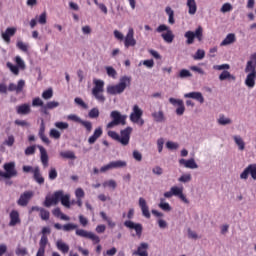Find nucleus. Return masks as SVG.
<instances>
[{
    "mask_svg": "<svg viewBox=\"0 0 256 256\" xmlns=\"http://www.w3.org/2000/svg\"><path fill=\"white\" fill-rule=\"evenodd\" d=\"M70 200H71L70 194H63V190H59L54 192L52 196H46L44 201V207H51V205H57V203L61 201V204L67 209H69L71 208Z\"/></svg>",
    "mask_w": 256,
    "mask_h": 256,
    "instance_id": "obj_1",
    "label": "nucleus"
},
{
    "mask_svg": "<svg viewBox=\"0 0 256 256\" xmlns=\"http://www.w3.org/2000/svg\"><path fill=\"white\" fill-rule=\"evenodd\" d=\"M36 21H38L39 25L47 24V12L41 13L39 16H36Z\"/></svg>",
    "mask_w": 256,
    "mask_h": 256,
    "instance_id": "obj_43",
    "label": "nucleus"
},
{
    "mask_svg": "<svg viewBox=\"0 0 256 256\" xmlns=\"http://www.w3.org/2000/svg\"><path fill=\"white\" fill-rule=\"evenodd\" d=\"M54 127H56V129H59L60 131H65L69 129V123L57 121L54 123Z\"/></svg>",
    "mask_w": 256,
    "mask_h": 256,
    "instance_id": "obj_42",
    "label": "nucleus"
},
{
    "mask_svg": "<svg viewBox=\"0 0 256 256\" xmlns=\"http://www.w3.org/2000/svg\"><path fill=\"white\" fill-rule=\"evenodd\" d=\"M88 117H90V119H97V117H99V108H92L88 113Z\"/></svg>",
    "mask_w": 256,
    "mask_h": 256,
    "instance_id": "obj_57",
    "label": "nucleus"
},
{
    "mask_svg": "<svg viewBox=\"0 0 256 256\" xmlns=\"http://www.w3.org/2000/svg\"><path fill=\"white\" fill-rule=\"evenodd\" d=\"M131 133H133V128L128 126L120 131V135L115 131H108V137H111L114 141H118V143H121V145L125 147L129 145V141H131Z\"/></svg>",
    "mask_w": 256,
    "mask_h": 256,
    "instance_id": "obj_3",
    "label": "nucleus"
},
{
    "mask_svg": "<svg viewBox=\"0 0 256 256\" xmlns=\"http://www.w3.org/2000/svg\"><path fill=\"white\" fill-rule=\"evenodd\" d=\"M166 149H168L169 151H177V149H179V144L174 141H167Z\"/></svg>",
    "mask_w": 256,
    "mask_h": 256,
    "instance_id": "obj_44",
    "label": "nucleus"
},
{
    "mask_svg": "<svg viewBox=\"0 0 256 256\" xmlns=\"http://www.w3.org/2000/svg\"><path fill=\"white\" fill-rule=\"evenodd\" d=\"M192 179L191 173H185L178 178V181L179 183H191Z\"/></svg>",
    "mask_w": 256,
    "mask_h": 256,
    "instance_id": "obj_40",
    "label": "nucleus"
},
{
    "mask_svg": "<svg viewBox=\"0 0 256 256\" xmlns=\"http://www.w3.org/2000/svg\"><path fill=\"white\" fill-rule=\"evenodd\" d=\"M15 63L18 69H20L21 71H25L26 69L25 61L23 60V58H21V56L15 57Z\"/></svg>",
    "mask_w": 256,
    "mask_h": 256,
    "instance_id": "obj_39",
    "label": "nucleus"
},
{
    "mask_svg": "<svg viewBox=\"0 0 256 256\" xmlns=\"http://www.w3.org/2000/svg\"><path fill=\"white\" fill-rule=\"evenodd\" d=\"M194 39L196 38L198 41H203V27L199 26L195 32H193Z\"/></svg>",
    "mask_w": 256,
    "mask_h": 256,
    "instance_id": "obj_46",
    "label": "nucleus"
},
{
    "mask_svg": "<svg viewBox=\"0 0 256 256\" xmlns=\"http://www.w3.org/2000/svg\"><path fill=\"white\" fill-rule=\"evenodd\" d=\"M93 85H94L92 89L93 97H95V99L98 100L99 103H105V96L103 95V92L105 91V81L94 78Z\"/></svg>",
    "mask_w": 256,
    "mask_h": 256,
    "instance_id": "obj_4",
    "label": "nucleus"
},
{
    "mask_svg": "<svg viewBox=\"0 0 256 256\" xmlns=\"http://www.w3.org/2000/svg\"><path fill=\"white\" fill-rule=\"evenodd\" d=\"M187 233H188V239H194V240L199 239V234H197V232L192 230L191 228H188Z\"/></svg>",
    "mask_w": 256,
    "mask_h": 256,
    "instance_id": "obj_61",
    "label": "nucleus"
},
{
    "mask_svg": "<svg viewBox=\"0 0 256 256\" xmlns=\"http://www.w3.org/2000/svg\"><path fill=\"white\" fill-rule=\"evenodd\" d=\"M124 45L126 48L135 47V45H137V40H135V30H133V28L128 29L124 38Z\"/></svg>",
    "mask_w": 256,
    "mask_h": 256,
    "instance_id": "obj_12",
    "label": "nucleus"
},
{
    "mask_svg": "<svg viewBox=\"0 0 256 256\" xmlns=\"http://www.w3.org/2000/svg\"><path fill=\"white\" fill-rule=\"evenodd\" d=\"M15 254L17 256H25V255L29 254V251L27 250L26 247L17 246V248L15 250Z\"/></svg>",
    "mask_w": 256,
    "mask_h": 256,
    "instance_id": "obj_49",
    "label": "nucleus"
},
{
    "mask_svg": "<svg viewBox=\"0 0 256 256\" xmlns=\"http://www.w3.org/2000/svg\"><path fill=\"white\" fill-rule=\"evenodd\" d=\"M124 225L127 227V229H133L137 237L141 238V235H143V225H141L140 223H135L131 220H126L124 222Z\"/></svg>",
    "mask_w": 256,
    "mask_h": 256,
    "instance_id": "obj_14",
    "label": "nucleus"
},
{
    "mask_svg": "<svg viewBox=\"0 0 256 256\" xmlns=\"http://www.w3.org/2000/svg\"><path fill=\"white\" fill-rule=\"evenodd\" d=\"M141 65H144L148 69H153V67H155V61H153V59L144 60V61L139 63V66H141Z\"/></svg>",
    "mask_w": 256,
    "mask_h": 256,
    "instance_id": "obj_54",
    "label": "nucleus"
},
{
    "mask_svg": "<svg viewBox=\"0 0 256 256\" xmlns=\"http://www.w3.org/2000/svg\"><path fill=\"white\" fill-rule=\"evenodd\" d=\"M184 37L187 39V45H193V43H195V34H193V31L185 32Z\"/></svg>",
    "mask_w": 256,
    "mask_h": 256,
    "instance_id": "obj_37",
    "label": "nucleus"
},
{
    "mask_svg": "<svg viewBox=\"0 0 256 256\" xmlns=\"http://www.w3.org/2000/svg\"><path fill=\"white\" fill-rule=\"evenodd\" d=\"M75 234L78 237H84V239H89V235L91 234V232L84 230V229H76Z\"/></svg>",
    "mask_w": 256,
    "mask_h": 256,
    "instance_id": "obj_47",
    "label": "nucleus"
},
{
    "mask_svg": "<svg viewBox=\"0 0 256 256\" xmlns=\"http://www.w3.org/2000/svg\"><path fill=\"white\" fill-rule=\"evenodd\" d=\"M217 123H218V125H222V126L231 125L233 123V120H231V118L226 117L225 115L221 114L219 116V118L217 119Z\"/></svg>",
    "mask_w": 256,
    "mask_h": 256,
    "instance_id": "obj_33",
    "label": "nucleus"
},
{
    "mask_svg": "<svg viewBox=\"0 0 256 256\" xmlns=\"http://www.w3.org/2000/svg\"><path fill=\"white\" fill-rule=\"evenodd\" d=\"M171 189L174 197H178V199L182 200L186 205H189V199L183 194V186H172Z\"/></svg>",
    "mask_w": 256,
    "mask_h": 256,
    "instance_id": "obj_15",
    "label": "nucleus"
},
{
    "mask_svg": "<svg viewBox=\"0 0 256 256\" xmlns=\"http://www.w3.org/2000/svg\"><path fill=\"white\" fill-rule=\"evenodd\" d=\"M185 99H194V101H197L201 105L205 103V97H203V93L201 92H189L184 94Z\"/></svg>",
    "mask_w": 256,
    "mask_h": 256,
    "instance_id": "obj_20",
    "label": "nucleus"
},
{
    "mask_svg": "<svg viewBox=\"0 0 256 256\" xmlns=\"http://www.w3.org/2000/svg\"><path fill=\"white\" fill-rule=\"evenodd\" d=\"M34 195L35 193H33V191H25L20 195V198L18 199L17 204L20 207H27V205H29V201L33 199Z\"/></svg>",
    "mask_w": 256,
    "mask_h": 256,
    "instance_id": "obj_13",
    "label": "nucleus"
},
{
    "mask_svg": "<svg viewBox=\"0 0 256 256\" xmlns=\"http://www.w3.org/2000/svg\"><path fill=\"white\" fill-rule=\"evenodd\" d=\"M152 118L156 123H165V112H163V109H159L158 111L152 112Z\"/></svg>",
    "mask_w": 256,
    "mask_h": 256,
    "instance_id": "obj_23",
    "label": "nucleus"
},
{
    "mask_svg": "<svg viewBox=\"0 0 256 256\" xmlns=\"http://www.w3.org/2000/svg\"><path fill=\"white\" fill-rule=\"evenodd\" d=\"M17 33V28L8 27L4 32H2L1 37L3 41L7 44L11 43V37H13Z\"/></svg>",
    "mask_w": 256,
    "mask_h": 256,
    "instance_id": "obj_19",
    "label": "nucleus"
},
{
    "mask_svg": "<svg viewBox=\"0 0 256 256\" xmlns=\"http://www.w3.org/2000/svg\"><path fill=\"white\" fill-rule=\"evenodd\" d=\"M33 175L36 183H38L39 185H43V183H45V178H43V176L41 175L39 167L34 168Z\"/></svg>",
    "mask_w": 256,
    "mask_h": 256,
    "instance_id": "obj_30",
    "label": "nucleus"
},
{
    "mask_svg": "<svg viewBox=\"0 0 256 256\" xmlns=\"http://www.w3.org/2000/svg\"><path fill=\"white\" fill-rule=\"evenodd\" d=\"M9 219V227H16V225H21V216L17 210H12L10 212Z\"/></svg>",
    "mask_w": 256,
    "mask_h": 256,
    "instance_id": "obj_17",
    "label": "nucleus"
},
{
    "mask_svg": "<svg viewBox=\"0 0 256 256\" xmlns=\"http://www.w3.org/2000/svg\"><path fill=\"white\" fill-rule=\"evenodd\" d=\"M221 13H229L230 11H233V5L231 3H224L220 9Z\"/></svg>",
    "mask_w": 256,
    "mask_h": 256,
    "instance_id": "obj_55",
    "label": "nucleus"
},
{
    "mask_svg": "<svg viewBox=\"0 0 256 256\" xmlns=\"http://www.w3.org/2000/svg\"><path fill=\"white\" fill-rule=\"evenodd\" d=\"M235 145L238 147V151H245V140H243V137L241 135H234L232 137Z\"/></svg>",
    "mask_w": 256,
    "mask_h": 256,
    "instance_id": "obj_25",
    "label": "nucleus"
},
{
    "mask_svg": "<svg viewBox=\"0 0 256 256\" xmlns=\"http://www.w3.org/2000/svg\"><path fill=\"white\" fill-rule=\"evenodd\" d=\"M50 137H52V139H61V132L55 128H52L50 130Z\"/></svg>",
    "mask_w": 256,
    "mask_h": 256,
    "instance_id": "obj_60",
    "label": "nucleus"
},
{
    "mask_svg": "<svg viewBox=\"0 0 256 256\" xmlns=\"http://www.w3.org/2000/svg\"><path fill=\"white\" fill-rule=\"evenodd\" d=\"M157 33H162L161 37L165 41V43H171L173 39H175V35L169 26L165 24H161L156 28Z\"/></svg>",
    "mask_w": 256,
    "mask_h": 256,
    "instance_id": "obj_9",
    "label": "nucleus"
},
{
    "mask_svg": "<svg viewBox=\"0 0 256 256\" xmlns=\"http://www.w3.org/2000/svg\"><path fill=\"white\" fill-rule=\"evenodd\" d=\"M4 145H6L7 147H13V145H15V136L9 135L4 141Z\"/></svg>",
    "mask_w": 256,
    "mask_h": 256,
    "instance_id": "obj_59",
    "label": "nucleus"
},
{
    "mask_svg": "<svg viewBox=\"0 0 256 256\" xmlns=\"http://www.w3.org/2000/svg\"><path fill=\"white\" fill-rule=\"evenodd\" d=\"M169 103H171L173 107H177L175 110L176 115L181 117L185 114V102L182 99L170 97Z\"/></svg>",
    "mask_w": 256,
    "mask_h": 256,
    "instance_id": "obj_11",
    "label": "nucleus"
},
{
    "mask_svg": "<svg viewBox=\"0 0 256 256\" xmlns=\"http://www.w3.org/2000/svg\"><path fill=\"white\" fill-rule=\"evenodd\" d=\"M147 249H149V244L147 242H142L138 246L137 250L133 252V255L149 256Z\"/></svg>",
    "mask_w": 256,
    "mask_h": 256,
    "instance_id": "obj_21",
    "label": "nucleus"
},
{
    "mask_svg": "<svg viewBox=\"0 0 256 256\" xmlns=\"http://www.w3.org/2000/svg\"><path fill=\"white\" fill-rule=\"evenodd\" d=\"M127 87H131V76H122L118 84L108 85L106 91L108 95H121V93L125 92Z\"/></svg>",
    "mask_w": 256,
    "mask_h": 256,
    "instance_id": "obj_2",
    "label": "nucleus"
},
{
    "mask_svg": "<svg viewBox=\"0 0 256 256\" xmlns=\"http://www.w3.org/2000/svg\"><path fill=\"white\" fill-rule=\"evenodd\" d=\"M54 217H59L60 219H62V221H70V217L63 214V212H61V209L59 208H55L53 211H52Z\"/></svg>",
    "mask_w": 256,
    "mask_h": 256,
    "instance_id": "obj_36",
    "label": "nucleus"
},
{
    "mask_svg": "<svg viewBox=\"0 0 256 256\" xmlns=\"http://www.w3.org/2000/svg\"><path fill=\"white\" fill-rule=\"evenodd\" d=\"M77 224L73 223H68L63 225V231L69 232V231H74V229H77Z\"/></svg>",
    "mask_w": 256,
    "mask_h": 256,
    "instance_id": "obj_63",
    "label": "nucleus"
},
{
    "mask_svg": "<svg viewBox=\"0 0 256 256\" xmlns=\"http://www.w3.org/2000/svg\"><path fill=\"white\" fill-rule=\"evenodd\" d=\"M158 207L166 213H169V211H172L173 209L169 203L165 202V198H160V203L158 204Z\"/></svg>",
    "mask_w": 256,
    "mask_h": 256,
    "instance_id": "obj_34",
    "label": "nucleus"
},
{
    "mask_svg": "<svg viewBox=\"0 0 256 256\" xmlns=\"http://www.w3.org/2000/svg\"><path fill=\"white\" fill-rule=\"evenodd\" d=\"M42 98H44L46 101H48V99H52L53 98V89L49 88V89L45 90L42 93Z\"/></svg>",
    "mask_w": 256,
    "mask_h": 256,
    "instance_id": "obj_56",
    "label": "nucleus"
},
{
    "mask_svg": "<svg viewBox=\"0 0 256 256\" xmlns=\"http://www.w3.org/2000/svg\"><path fill=\"white\" fill-rule=\"evenodd\" d=\"M110 118L112 121L106 125V129H113L114 127H118V125H127V115H123L117 110H113L110 113Z\"/></svg>",
    "mask_w": 256,
    "mask_h": 256,
    "instance_id": "obj_5",
    "label": "nucleus"
},
{
    "mask_svg": "<svg viewBox=\"0 0 256 256\" xmlns=\"http://www.w3.org/2000/svg\"><path fill=\"white\" fill-rule=\"evenodd\" d=\"M138 204L142 211V215L146 217V219H151V212H149V206L147 205V200H145V198L143 197H140Z\"/></svg>",
    "mask_w": 256,
    "mask_h": 256,
    "instance_id": "obj_18",
    "label": "nucleus"
},
{
    "mask_svg": "<svg viewBox=\"0 0 256 256\" xmlns=\"http://www.w3.org/2000/svg\"><path fill=\"white\" fill-rule=\"evenodd\" d=\"M186 7H188L189 15H195L197 13V2L195 0H187Z\"/></svg>",
    "mask_w": 256,
    "mask_h": 256,
    "instance_id": "obj_29",
    "label": "nucleus"
},
{
    "mask_svg": "<svg viewBox=\"0 0 256 256\" xmlns=\"http://www.w3.org/2000/svg\"><path fill=\"white\" fill-rule=\"evenodd\" d=\"M16 47L17 49H19L20 51H23V53H27L29 51V44L18 40L16 43Z\"/></svg>",
    "mask_w": 256,
    "mask_h": 256,
    "instance_id": "obj_38",
    "label": "nucleus"
},
{
    "mask_svg": "<svg viewBox=\"0 0 256 256\" xmlns=\"http://www.w3.org/2000/svg\"><path fill=\"white\" fill-rule=\"evenodd\" d=\"M193 59H195V61H201L202 59H205V50L198 49L193 56Z\"/></svg>",
    "mask_w": 256,
    "mask_h": 256,
    "instance_id": "obj_48",
    "label": "nucleus"
},
{
    "mask_svg": "<svg viewBox=\"0 0 256 256\" xmlns=\"http://www.w3.org/2000/svg\"><path fill=\"white\" fill-rule=\"evenodd\" d=\"M32 107H45V106H43V100L39 97H36L32 100Z\"/></svg>",
    "mask_w": 256,
    "mask_h": 256,
    "instance_id": "obj_64",
    "label": "nucleus"
},
{
    "mask_svg": "<svg viewBox=\"0 0 256 256\" xmlns=\"http://www.w3.org/2000/svg\"><path fill=\"white\" fill-rule=\"evenodd\" d=\"M105 70L108 77H111L112 79H117V70H115V68H113L112 66H106Z\"/></svg>",
    "mask_w": 256,
    "mask_h": 256,
    "instance_id": "obj_41",
    "label": "nucleus"
},
{
    "mask_svg": "<svg viewBox=\"0 0 256 256\" xmlns=\"http://www.w3.org/2000/svg\"><path fill=\"white\" fill-rule=\"evenodd\" d=\"M60 157H63V159H77L73 151L60 152Z\"/></svg>",
    "mask_w": 256,
    "mask_h": 256,
    "instance_id": "obj_45",
    "label": "nucleus"
},
{
    "mask_svg": "<svg viewBox=\"0 0 256 256\" xmlns=\"http://www.w3.org/2000/svg\"><path fill=\"white\" fill-rule=\"evenodd\" d=\"M228 80H231V81H235V76H233L231 74V72L227 71V70H224L222 71V73L219 75V80L220 81H227Z\"/></svg>",
    "mask_w": 256,
    "mask_h": 256,
    "instance_id": "obj_35",
    "label": "nucleus"
},
{
    "mask_svg": "<svg viewBox=\"0 0 256 256\" xmlns=\"http://www.w3.org/2000/svg\"><path fill=\"white\" fill-rule=\"evenodd\" d=\"M110 165L112 166V169H123L127 167V161L125 160L111 161Z\"/></svg>",
    "mask_w": 256,
    "mask_h": 256,
    "instance_id": "obj_32",
    "label": "nucleus"
},
{
    "mask_svg": "<svg viewBox=\"0 0 256 256\" xmlns=\"http://www.w3.org/2000/svg\"><path fill=\"white\" fill-rule=\"evenodd\" d=\"M178 163L181 167H185L186 169H199V165L195 162L194 158H190L188 160L181 158L178 160Z\"/></svg>",
    "mask_w": 256,
    "mask_h": 256,
    "instance_id": "obj_16",
    "label": "nucleus"
},
{
    "mask_svg": "<svg viewBox=\"0 0 256 256\" xmlns=\"http://www.w3.org/2000/svg\"><path fill=\"white\" fill-rule=\"evenodd\" d=\"M178 77L180 79H187L188 77H193V74H191V71H189L187 69H182V70H180Z\"/></svg>",
    "mask_w": 256,
    "mask_h": 256,
    "instance_id": "obj_50",
    "label": "nucleus"
},
{
    "mask_svg": "<svg viewBox=\"0 0 256 256\" xmlns=\"http://www.w3.org/2000/svg\"><path fill=\"white\" fill-rule=\"evenodd\" d=\"M40 151V159L43 167H49V155L47 154V150L43 146H37Z\"/></svg>",
    "mask_w": 256,
    "mask_h": 256,
    "instance_id": "obj_22",
    "label": "nucleus"
},
{
    "mask_svg": "<svg viewBox=\"0 0 256 256\" xmlns=\"http://www.w3.org/2000/svg\"><path fill=\"white\" fill-rule=\"evenodd\" d=\"M129 119L131 123L143 127L145 125V120L143 119V109H141V107H139L137 104L133 105Z\"/></svg>",
    "mask_w": 256,
    "mask_h": 256,
    "instance_id": "obj_6",
    "label": "nucleus"
},
{
    "mask_svg": "<svg viewBox=\"0 0 256 256\" xmlns=\"http://www.w3.org/2000/svg\"><path fill=\"white\" fill-rule=\"evenodd\" d=\"M48 243L49 239L47 238V235H42L39 242V248L46 249Z\"/></svg>",
    "mask_w": 256,
    "mask_h": 256,
    "instance_id": "obj_53",
    "label": "nucleus"
},
{
    "mask_svg": "<svg viewBox=\"0 0 256 256\" xmlns=\"http://www.w3.org/2000/svg\"><path fill=\"white\" fill-rule=\"evenodd\" d=\"M16 113L18 115H29L31 113V105L24 103L16 107Z\"/></svg>",
    "mask_w": 256,
    "mask_h": 256,
    "instance_id": "obj_24",
    "label": "nucleus"
},
{
    "mask_svg": "<svg viewBox=\"0 0 256 256\" xmlns=\"http://www.w3.org/2000/svg\"><path fill=\"white\" fill-rule=\"evenodd\" d=\"M165 13L168 15V23L170 25H175V11L172 10L171 6L165 8Z\"/></svg>",
    "mask_w": 256,
    "mask_h": 256,
    "instance_id": "obj_31",
    "label": "nucleus"
},
{
    "mask_svg": "<svg viewBox=\"0 0 256 256\" xmlns=\"http://www.w3.org/2000/svg\"><path fill=\"white\" fill-rule=\"evenodd\" d=\"M248 170L250 171V175L254 181H256V164L248 165Z\"/></svg>",
    "mask_w": 256,
    "mask_h": 256,
    "instance_id": "obj_62",
    "label": "nucleus"
},
{
    "mask_svg": "<svg viewBox=\"0 0 256 256\" xmlns=\"http://www.w3.org/2000/svg\"><path fill=\"white\" fill-rule=\"evenodd\" d=\"M56 247L58 251H61V253H69V245L61 239L56 241Z\"/></svg>",
    "mask_w": 256,
    "mask_h": 256,
    "instance_id": "obj_28",
    "label": "nucleus"
},
{
    "mask_svg": "<svg viewBox=\"0 0 256 256\" xmlns=\"http://www.w3.org/2000/svg\"><path fill=\"white\" fill-rule=\"evenodd\" d=\"M3 169L5 172L0 170V177L2 179H13V177H17L19 172L17 171L15 162L4 163Z\"/></svg>",
    "mask_w": 256,
    "mask_h": 256,
    "instance_id": "obj_7",
    "label": "nucleus"
},
{
    "mask_svg": "<svg viewBox=\"0 0 256 256\" xmlns=\"http://www.w3.org/2000/svg\"><path fill=\"white\" fill-rule=\"evenodd\" d=\"M101 135H103V128H101V127L96 128L94 130L93 135L89 137L88 143L90 145H93V143H95V141H97V139H99V137H101Z\"/></svg>",
    "mask_w": 256,
    "mask_h": 256,
    "instance_id": "obj_26",
    "label": "nucleus"
},
{
    "mask_svg": "<svg viewBox=\"0 0 256 256\" xmlns=\"http://www.w3.org/2000/svg\"><path fill=\"white\" fill-rule=\"evenodd\" d=\"M245 73H247V76L244 83L248 89H253L256 83V69L245 68Z\"/></svg>",
    "mask_w": 256,
    "mask_h": 256,
    "instance_id": "obj_10",
    "label": "nucleus"
},
{
    "mask_svg": "<svg viewBox=\"0 0 256 256\" xmlns=\"http://www.w3.org/2000/svg\"><path fill=\"white\" fill-rule=\"evenodd\" d=\"M23 89H25V80L23 79L18 80L17 84L10 83L8 85V88H7V85L0 84V93H7V91H10V92L14 91L15 93H17V95H19V93H23Z\"/></svg>",
    "mask_w": 256,
    "mask_h": 256,
    "instance_id": "obj_8",
    "label": "nucleus"
},
{
    "mask_svg": "<svg viewBox=\"0 0 256 256\" xmlns=\"http://www.w3.org/2000/svg\"><path fill=\"white\" fill-rule=\"evenodd\" d=\"M59 107V102L57 101H49L46 103V105L43 107L44 111H47V109H57Z\"/></svg>",
    "mask_w": 256,
    "mask_h": 256,
    "instance_id": "obj_51",
    "label": "nucleus"
},
{
    "mask_svg": "<svg viewBox=\"0 0 256 256\" xmlns=\"http://www.w3.org/2000/svg\"><path fill=\"white\" fill-rule=\"evenodd\" d=\"M235 41H237L235 34L230 33L220 43V47H226V45H232V43H235Z\"/></svg>",
    "mask_w": 256,
    "mask_h": 256,
    "instance_id": "obj_27",
    "label": "nucleus"
},
{
    "mask_svg": "<svg viewBox=\"0 0 256 256\" xmlns=\"http://www.w3.org/2000/svg\"><path fill=\"white\" fill-rule=\"evenodd\" d=\"M102 185L103 187H110V189H117V182L115 180H107Z\"/></svg>",
    "mask_w": 256,
    "mask_h": 256,
    "instance_id": "obj_58",
    "label": "nucleus"
},
{
    "mask_svg": "<svg viewBox=\"0 0 256 256\" xmlns=\"http://www.w3.org/2000/svg\"><path fill=\"white\" fill-rule=\"evenodd\" d=\"M6 67H8V69H10V71H11V73H13V75H19L20 68H18L17 65H13V63H11V62H7Z\"/></svg>",
    "mask_w": 256,
    "mask_h": 256,
    "instance_id": "obj_52",
    "label": "nucleus"
}]
</instances>
